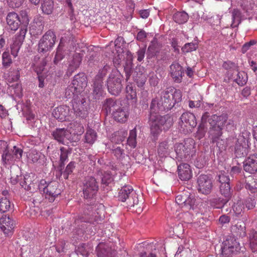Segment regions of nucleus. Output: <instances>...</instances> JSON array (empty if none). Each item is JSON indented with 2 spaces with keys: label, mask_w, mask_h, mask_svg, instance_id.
<instances>
[{
  "label": "nucleus",
  "mask_w": 257,
  "mask_h": 257,
  "mask_svg": "<svg viewBox=\"0 0 257 257\" xmlns=\"http://www.w3.org/2000/svg\"><path fill=\"white\" fill-rule=\"evenodd\" d=\"M182 99V93L179 89L168 88L161 93L159 101L157 99L152 100L150 105V113L149 122L151 134L155 140L163 130H168L173 125V119L168 115H161L159 111L170 110L176 103Z\"/></svg>",
  "instance_id": "f257e3e1"
},
{
  "label": "nucleus",
  "mask_w": 257,
  "mask_h": 257,
  "mask_svg": "<svg viewBox=\"0 0 257 257\" xmlns=\"http://www.w3.org/2000/svg\"><path fill=\"white\" fill-rule=\"evenodd\" d=\"M227 120L226 114H213L210 116L208 113L207 120L210 125L208 133L213 143H218L220 139L223 134L222 130Z\"/></svg>",
  "instance_id": "f03ea898"
},
{
  "label": "nucleus",
  "mask_w": 257,
  "mask_h": 257,
  "mask_svg": "<svg viewBox=\"0 0 257 257\" xmlns=\"http://www.w3.org/2000/svg\"><path fill=\"white\" fill-rule=\"evenodd\" d=\"M118 199L123 202H126L128 207H134L138 205L139 202L138 195L133 187L130 185L124 186L121 188L118 193Z\"/></svg>",
  "instance_id": "7ed1b4c3"
},
{
  "label": "nucleus",
  "mask_w": 257,
  "mask_h": 257,
  "mask_svg": "<svg viewBox=\"0 0 257 257\" xmlns=\"http://www.w3.org/2000/svg\"><path fill=\"white\" fill-rule=\"evenodd\" d=\"M38 187L40 191L43 192L45 194V197L48 198L51 202L61 194L60 189H58V183L56 181L47 183L46 180L42 179L40 180Z\"/></svg>",
  "instance_id": "20e7f679"
},
{
  "label": "nucleus",
  "mask_w": 257,
  "mask_h": 257,
  "mask_svg": "<svg viewBox=\"0 0 257 257\" xmlns=\"http://www.w3.org/2000/svg\"><path fill=\"white\" fill-rule=\"evenodd\" d=\"M195 145V141L190 138L185 140L184 143L176 144L175 150L178 159L182 160L186 158L191 153L194 152Z\"/></svg>",
  "instance_id": "39448f33"
},
{
  "label": "nucleus",
  "mask_w": 257,
  "mask_h": 257,
  "mask_svg": "<svg viewBox=\"0 0 257 257\" xmlns=\"http://www.w3.org/2000/svg\"><path fill=\"white\" fill-rule=\"evenodd\" d=\"M56 34L52 30L46 32L40 39L38 44V51L39 53H46L50 51L56 43Z\"/></svg>",
  "instance_id": "423d86ee"
},
{
  "label": "nucleus",
  "mask_w": 257,
  "mask_h": 257,
  "mask_svg": "<svg viewBox=\"0 0 257 257\" xmlns=\"http://www.w3.org/2000/svg\"><path fill=\"white\" fill-rule=\"evenodd\" d=\"M108 91L112 94L117 96L122 89L121 79L117 72H112L107 80Z\"/></svg>",
  "instance_id": "0eeeda50"
},
{
  "label": "nucleus",
  "mask_w": 257,
  "mask_h": 257,
  "mask_svg": "<svg viewBox=\"0 0 257 257\" xmlns=\"http://www.w3.org/2000/svg\"><path fill=\"white\" fill-rule=\"evenodd\" d=\"M73 114L74 119L79 118L84 119L87 117L88 112L86 106V99L82 96L72 101Z\"/></svg>",
  "instance_id": "6e6552de"
},
{
  "label": "nucleus",
  "mask_w": 257,
  "mask_h": 257,
  "mask_svg": "<svg viewBox=\"0 0 257 257\" xmlns=\"http://www.w3.org/2000/svg\"><path fill=\"white\" fill-rule=\"evenodd\" d=\"M239 243L232 236H228L222 242V254L225 257H229L231 254L239 250Z\"/></svg>",
  "instance_id": "1a4fd4ad"
},
{
  "label": "nucleus",
  "mask_w": 257,
  "mask_h": 257,
  "mask_svg": "<svg viewBox=\"0 0 257 257\" xmlns=\"http://www.w3.org/2000/svg\"><path fill=\"white\" fill-rule=\"evenodd\" d=\"M213 187L211 179L207 175L201 174L197 179V188L199 193L208 195Z\"/></svg>",
  "instance_id": "9d476101"
},
{
  "label": "nucleus",
  "mask_w": 257,
  "mask_h": 257,
  "mask_svg": "<svg viewBox=\"0 0 257 257\" xmlns=\"http://www.w3.org/2000/svg\"><path fill=\"white\" fill-rule=\"evenodd\" d=\"M98 186L94 177H89L85 179L83 186L84 197L85 198H93L97 194Z\"/></svg>",
  "instance_id": "9b49d317"
},
{
  "label": "nucleus",
  "mask_w": 257,
  "mask_h": 257,
  "mask_svg": "<svg viewBox=\"0 0 257 257\" xmlns=\"http://www.w3.org/2000/svg\"><path fill=\"white\" fill-rule=\"evenodd\" d=\"M53 114L56 119L61 121L74 119L73 111L67 105H60L54 109Z\"/></svg>",
  "instance_id": "f8f14e48"
},
{
  "label": "nucleus",
  "mask_w": 257,
  "mask_h": 257,
  "mask_svg": "<svg viewBox=\"0 0 257 257\" xmlns=\"http://www.w3.org/2000/svg\"><path fill=\"white\" fill-rule=\"evenodd\" d=\"M1 229L6 236L13 234L15 223L13 219L9 216L4 215L0 218Z\"/></svg>",
  "instance_id": "ddd939ff"
},
{
  "label": "nucleus",
  "mask_w": 257,
  "mask_h": 257,
  "mask_svg": "<svg viewBox=\"0 0 257 257\" xmlns=\"http://www.w3.org/2000/svg\"><path fill=\"white\" fill-rule=\"evenodd\" d=\"M180 125L182 128H194L197 125V120L195 115L191 112H184L180 116Z\"/></svg>",
  "instance_id": "4468645a"
},
{
  "label": "nucleus",
  "mask_w": 257,
  "mask_h": 257,
  "mask_svg": "<svg viewBox=\"0 0 257 257\" xmlns=\"http://www.w3.org/2000/svg\"><path fill=\"white\" fill-rule=\"evenodd\" d=\"M244 170L250 174L257 171V154L250 155L243 163Z\"/></svg>",
  "instance_id": "2eb2a0df"
},
{
  "label": "nucleus",
  "mask_w": 257,
  "mask_h": 257,
  "mask_svg": "<svg viewBox=\"0 0 257 257\" xmlns=\"http://www.w3.org/2000/svg\"><path fill=\"white\" fill-rule=\"evenodd\" d=\"M170 72L174 82L180 83L182 81L184 70L183 67L177 62H174L170 66Z\"/></svg>",
  "instance_id": "dca6fc26"
},
{
  "label": "nucleus",
  "mask_w": 257,
  "mask_h": 257,
  "mask_svg": "<svg viewBox=\"0 0 257 257\" xmlns=\"http://www.w3.org/2000/svg\"><path fill=\"white\" fill-rule=\"evenodd\" d=\"M96 253L98 257H113L115 251L107 243L100 242L96 247Z\"/></svg>",
  "instance_id": "f3484780"
},
{
  "label": "nucleus",
  "mask_w": 257,
  "mask_h": 257,
  "mask_svg": "<svg viewBox=\"0 0 257 257\" xmlns=\"http://www.w3.org/2000/svg\"><path fill=\"white\" fill-rule=\"evenodd\" d=\"M6 21L9 28L12 30H17L20 25V18L15 12L9 13L6 17Z\"/></svg>",
  "instance_id": "a211bd4d"
},
{
  "label": "nucleus",
  "mask_w": 257,
  "mask_h": 257,
  "mask_svg": "<svg viewBox=\"0 0 257 257\" xmlns=\"http://www.w3.org/2000/svg\"><path fill=\"white\" fill-rule=\"evenodd\" d=\"M178 174L182 180H188L192 176L190 166L186 163L180 164L178 166Z\"/></svg>",
  "instance_id": "6ab92c4d"
},
{
  "label": "nucleus",
  "mask_w": 257,
  "mask_h": 257,
  "mask_svg": "<svg viewBox=\"0 0 257 257\" xmlns=\"http://www.w3.org/2000/svg\"><path fill=\"white\" fill-rule=\"evenodd\" d=\"M208 118V112H206L203 114L201 117V122L198 126L197 131V137L198 139L200 140L205 136L207 132V119Z\"/></svg>",
  "instance_id": "aec40b11"
},
{
  "label": "nucleus",
  "mask_w": 257,
  "mask_h": 257,
  "mask_svg": "<svg viewBox=\"0 0 257 257\" xmlns=\"http://www.w3.org/2000/svg\"><path fill=\"white\" fill-rule=\"evenodd\" d=\"M69 132L65 128H57L52 133L54 139L62 144H64L65 139H69Z\"/></svg>",
  "instance_id": "412c9836"
},
{
  "label": "nucleus",
  "mask_w": 257,
  "mask_h": 257,
  "mask_svg": "<svg viewBox=\"0 0 257 257\" xmlns=\"http://www.w3.org/2000/svg\"><path fill=\"white\" fill-rule=\"evenodd\" d=\"M82 61V56L79 53H75L71 57L69 61V64L68 68V72L71 75L73 72L79 67Z\"/></svg>",
  "instance_id": "4be33fe9"
},
{
  "label": "nucleus",
  "mask_w": 257,
  "mask_h": 257,
  "mask_svg": "<svg viewBox=\"0 0 257 257\" xmlns=\"http://www.w3.org/2000/svg\"><path fill=\"white\" fill-rule=\"evenodd\" d=\"M113 118L115 121L119 122H125L128 117V112L126 108L119 107L114 112L113 114Z\"/></svg>",
  "instance_id": "5701e85b"
},
{
  "label": "nucleus",
  "mask_w": 257,
  "mask_h": 257,
  "mask_svg": "<svg viewBox=\"0 0 257 257\" xmlns=\"http://www.w3.org/2000/svg\"><path fill=\"white\" fill-rule=\"evenodd\" d=\"M77 88L72 82L65 89V97L70 99L72 98L73 100L78 99L82 96L81 91H78Z\"/></svg>",
  "instance_id": "b1692460"
},
{
  "label": "nucleus",
  "mask_w": 257,
  "mask_h": 257,
  "mask_svg": "<svg viewBox=\"0 0 257 257\" xmlns=\"http://www.w3.org/2000/svg\"><path fill=\"white\" fill-rule=\"evenodd\" d=\"M77 88L78 91L82 92L86 86V78L84 73H78L75 75L72 82Z\"/></svg>",
  "instance_id": "393cba45"
},
{
  "label": "nucleus",
  "mask_w": 257,
  "mask_h": 257,
  "mask_svg": "<svg viewBox=\"0 0 257 257\" xmlns=\"http://www.w3.org/2000/svg\"><path fill=\"white\" fill-rule=\"evenodd\" d=\"M234 73L235 74L232 73L229 76V78L233 79L239 86L245 85L247 80V76L246 73L244 71L238 72V69Z\"/></svg>",
  "instance_id": "a878e982"
},
{
  "label": "nucleus",
  "mask_w": 257,
  "mask_h": 257,
  "mask_svg": "<svg viewBox=\"0 0 257 257\" xmlns=\"http://www.w3.org/2000/svg\"><path fill=\"white\" fill-rule=\"evenodd\" d=\"M119 107V104L117 103V101L112 98L105 100L103 105V107L106 110V113H111L112 115Z\"/></svg>",
  "instance_id": "bb28decb"
},
{
  "label": "nucleus",
  "mask_w": 257,
  "mask_h": 257,
  "mask_svg": "<svg viewBox=\"0 0 257 257\" xmlns=\"http://www.w3.org/2000/svg\"><path fill=\"white\" fill-rule=\"evenodd\" d=\"M70 128L69 134L81 135L84 132V128L82 123L80 122L74 121L70 123L69 125Z\"/></svg>",
  "instance_id": "cd10ccee"
},
{
  "label": "nucleus",
  "mask_w": 257,
  "mask_h": 257,
  "mask_svg": "<svg viewBox=\"0 0 257 257\" xmlns=\"http://www.w3.org/2000/svg\"><path fill=\"white\" fill-rule=\"evenodd\" d=\"M41 9L45 15L52 14L54 9V3L52 0H42Z\"/></svg>",
  "instance_id": "c85d7f7f"
},
{
  "label": "nucleus",
  "mask_w": 257,
  "mask_h": 257,
  "mask_svg": "<svg viewBox=\"0 0 257 257\" xmlns=\"http://www.w3.org/2000/svg\"><path fill=\"white\" fill-rule=\"evenodd\" d=\"M127 135V131L124 130H120L115 132L112 134L111 142L117 144H120L124 140Z\"/></svg>",
  "instance_id": "c756f323"
},
{
  "label": "nucleus",
  "mask_w": 257,
  "mask_h": 257,
  "mask_svg": "<svg viewBox=\"0 0 257 257\" xmlns=\"http://www.w3.org/2000/svg\"><path fill=\"white\" fill-rule=\"evenodd\" d=\"M231 230L239 236L244 237L246 235L245 226L242 221H238L232 227Z\"/></svg>",
  "instance_id": "7c9ffc66"
},
{
  "label": "nucleus",
  "mask_w": 257,
  "mask_h": 257,
  "mask_svg": "<svg viewBox=\"0 0 257 257\" xmlns=\"http://www.w3.org/2000/svg\"><path fill=\"white\" fill-rule=\"evenodd\" d=\"M188 14L185 12H178L173 16L174 21L179 24H183L188 21Z\"/></svg>",
  "instance_id": "2f4dec72"
},
{
  "label": "nucleus",
  "mask_w": 257,
  "mask_h": 257,
  "mask_svg": "<svg viewBox=\"0 0 257 257\" xmlns=\"http://www.w3.org/2000/svg\"><path fill=\"white\" fill-rule=\"evenodd\" d=\"M170 150L167 141H164L159 144L158 146L157 152L159 156L163 157L167 156L169 153Z\"/></svg>",
  "instance_id": "473e14b6"
},
{
  "label": "nucleus",
  "mask_w": 257,
  "mask_h": 257,
  "mask_svg": "<svg viewBox=\"0 0 257 257\" xmlns=\"http://www.w3.org/2000/svg\"><path fill=\"white\" fill-rule=\"evenodd\" d=\"M104 214H98V213H97V215H95V214L94 216H93V217H89L87 218H84V217H82L80 218L79 219H78L75 221H77V222H78L79 221H81V222H82V221L89 222L90 223H94L95 222L98 223V222L104 219Z\"/></svg>",
  "instance_id": "72a5a7b5"
},
{
  "label": "nucleus",
  "mask_w": 257,
  "mask_h": 257,
  "mask_svg": "<svg viewBox=\"0 0 257 257\" xmlns=\"http://www.w3.org/2000/svg\"><path fill=\"white\" fill-rule=\"evenodd\" d=\"M137 137V132L135 128L130 132L129 136L127 140V144L132 148H135L137 145L136 137Z\"/></svg>",
  "instance_id": "f704fd0d"
},
{
  "label": "nucleus",
  "mask_w": 257,
  "mask_h": 257,
  "mask_svg": "<svg viewBox=\"0 0 257 257\" xmlns=\"http://www.w3.org/2000/svg\"><path fill=\"white\" fill-rule=\"evenodd\" d=\"M15 161L14 156L9 152L7 150H5L2 155V164L6 166L10 165Z\"/></svg>",
  "instance_id": "c9c22d12"
},
{
  "label": "nucleus",
  "mask_w": 257,
  "mask_h": 257,
  "mask_svg": "<svg viewBox=\"0 0 257 257\" xmlns=\"http://www.w3.org/2000/svg\"><path fill=\"white\" fill-rule=\"evenodd\" d=\"M160 45L158 43L157 39L153 38L151 44L148 48V51L151 53L152 56H155L159 52Z\"/></svg>",
  "instance_id": "e433bc0d"
},
{
  "label": "nucleus",
  "mask_w": 257,
  "mask_h": 257,
  "mask_svg": "<svg viewBox=\"0 0 257 257\" xmlns=\"http://www.w3.org/2000/svg\"><path fill=\"white\" fill-rule=\"evenodd\" d=\"M11 206V203L7 198L3 197L0 199V212L2 213L8 211Z\"/></svg>",
  "instance_id": "4c0bfd02"
},
{
  "label": "nucleus",
  "mask_w": 257,
  "mask_h": 257,
  "mask_svg": "<svg viewBox=\"0 0 257 257\" xmlns=\"http://www.w3.org/2000/svg\"><path fill=\"white\" fill-rule=\"evenodd\" d=\"M97 139V133L92 129H88L85 133V142L92 144Z\"/></svg>",
  "instance_id": "58836bf2"
},
{
  "label": "nucleus",
  "mask_w": 257,
  "mask_h": 257,
  "mask_svg": "<svg viewBox=\"0 0 257 257\" xmlns=\"http://www.w3.org/2000/svg\"><path fill=\"white\" fill-rule=\"evenodd\" d=\"M235 154L237 157H241L247 154V148L240 144L238 140L235 146Z\"/></svg>",
  "instance_id": "ea45409f"
},
{
  "label": "nucleus",
  "mask_w": 257,
  "mask_h": 257,
  "mask_svg": "<svg viewBox=\"0 0 257 257\" xmlns=\"http://www.w3.org/2000/svg\"><path fill=\"white\" fill-rule=\"evenodd\" d=\"M3 65L4 68H8L13 63L12 59L8 51H4L2 55Z\"/></svg>",
  "instance_id": "a19ab883"
},
{
  "label": "nucleus",
  "mask_w": 257,
  "mask_h": 257,
  "mask_svg": "<svg viewBox=\"0 0 257 257\" xmlns=\"http://www.w3.org/2000/svg\"><path fill=\"white\" fill-rule=\"evenodd\" d=\"M246 188L249 189L252 193L255 192L257 190L256 180L252 177L248 178L246 184Z\"/></svg>",
  "instance_id": "79ce46f5"
},
{
  "label": "nucleus",
  "mask_w": 257,
  "mask_h": 257,
  "mask_svg": "<svg viewBox=\"0 0 257 257\" xmlns=\"http://www.w3.org/2000/svg\"><path fill=\"white\" fill-rule=\"evenodd\" d=\"M233 210L236 215H240L244 209V204L241 200H238L232 207Z\"/></svg>",
  "instance_id": "37998d69"
},
{
  "label": "nucleus",
  "mask_w": 257,
  "mask_h": 257,
  "mask_svg": "<svg viewBox=\"0 0 257 257\" xmlns=\"http://www.w3.org/2000/svg\"><path fill=\"white\" fill-rule=\"evenodd\" d=\"M222 67L227 70L228 73L230 71H233L234 72L238 69L237 64L229 60L224 61L222 65Z\"/></svg>",
  "instance_id": "c03bdc74"
},
{
  "label": "nucleus",
  "mask_w": 257,
  "mask_h": 257,
  "mask_svg": "<svg viewBox=\"0 0 257 257\" xmlns=\"http://www.w3.org/2000/svg\"><path fill=\"white\" fill-rule=\"evenodd\" d=\"M60 166L62 167L64 166L65 161L68 159V151L66 148L62 147L60 148Z\"/></svg>",
  "instance_id": "a18cd8bd"
},
{
  "label": "nucleus",
  "mask_w": 257,
  "mask_h": 257,
  "mask_svg": "<svg viewBox=\"0 0 257 257\" xmlns=\"http://www.w3.org/2000/svg\"><path fill=\"white\" fill-rule=\"evenodd\" d=\"M147 79V75L146 73L137 74L135 78V81L138 87H143L145 84Z\"/></svg>",
  "instance_id": "49530a36"
},
{
  "label": "nucleus",
  "mask_w": 257,
  "mask_h": 257,
  "mask_svg": "<svg viewBox=\"0 0 257 257\" xmlns=\"http://www.w3.org/2000/svg\"><path fill=\"white\" fill-rule=\"evenodd\" d=\"M22 43L17 40H14V43L11 46V54L15 58L17 56L20 47Z\"/></svg>",
  "instance_id": "de8ad7c7"
},
{
  "label": "nucleus",
  "mask_w": 257,
  "mask_h": 257,
  "mask_svg": "<svg viewBox=\"0 0 257 257\" xmlns=\"http://www.w3.org/2000/svg\"><path fill=\"white\" fill-rule=\"evenodd\" d=\"M195 199L193 196L187 195L186 199H185V201L183 205V208H185L186 209H190L191 208H193L195 204Z\"/></svg>",
  "instance_id": "09e8293b"
},
{
  "label": "nucleus",
  "mask_w": 257,
  "mask_h": 257,
  "mask_svg": "<svg viewBox=\"0 0 257 257\" xmlns=\"http://www.w3.org/2000/svg\"><path fill=\"white\" fill-rule=\"evenodd\" d=\"M126 98L127 99H133L136 97V91L133 88L132 84H127L125 87Z\"/></svg>",
  "instance_id": "8fccbe9b"
},
{
  "label": "nucleus",
  "mask_w": 257,
  "mask_h": 257,
  "mask_svg": "<svg viewBox=\"0 0 257 257\" xmlns=\"http://www.w3.org/2000/svg\"><path fill=\"white\" fill-rule=\"evenodd\" d=\"M98 80L97 82H94L93 93L95 95V99L98 98L102 92V80Z\"/></svg>",
  "instance_id": "3c124183"
},
{
  "label": "nucleus",
  "mask_w": 257,
  "mask_h": 257,
  "mask_svg": "<svg viewBox=\"0 0 257 257\" xmlns=\"http://www.w3.org/2000/svg\"><path fill=\"white\" fill-rule=\"evenodd\" d=\"M198 47V44L197 43H190L186 44L182 47V50L184 53H190V52L196 50Z\"/></svg>",
  "instance_id": "603ef678"
},
{
  "label": "nucleus",
  "mask_w": 257,
  "mask_h": 257,
  "mask_svg": "<svg viewBox=\"0 0 257 257\" xmlns=\"http://www.w3.org/2000/svg\"><path fill=\"white\" fill-rule=\"evenodd\" d=\"M230 185L229 183L223 184L220 185V192L225 197H228L230 195Z\"/></svg>",
  "instance_id": "864d4df0"
},
{
  "label": "nucleus",
  "mask_w": 257,
  "mask_h": 257,
  "mask_svg": "<svg viewBox=\"0 0 257 257\" xmlns=\"http://www.w3.org/2000/svg\"><path fill=\"white\" fill-rule=\"evenodd\" d=\"M110 69V68L109 65H105L101 70H99L98 74L95 77V80H102V78L105 76Z\"/></svg>",
  "instance_id": "5fc2aeb1"
},
{
  "label": "nucleus",
  "mask_w": 257,
  "mask_h": 257,
  "mask_svg": "<svg viewBox=\"0 0 257 257\" xmlns=\"http://www.w3.org/2000/svg\"><path fill=\"white\" fill-rule=\"evenodd\" d=\"M206 164V160L205 156H200L196 159L195 165L198 168H202Z\"/></svg>",
  "instance_id": "6e6d98bb"
},
{
  "label": "nucleus",
  "mask_w": 257,
  "mask_h": 257,
  "mask_svg": "<svg viewBox=\"0 0 257 257\" xmlns=\"http://www.w3.org/2000/svg\"><path fill=\"white\" fill-rule=\"evenodd\" d=\"M75 168V163L74 162L69 163L66 167L65 171L64 172L63 175L65 179H67L69 174L73 172V169Z\"/></svg>",
  "instance_id": "4d7b16f0"
},
{
  "label": "nucleus",
  "mask_w": 257,
  "mask_h": 257,
  "mask_svg": "<svg viewBox=\"0 0 257 257\" xmlns=\"http://www.w3.org/2000/svg\"><path fill=\"white\" fill-rule=\"evenodd\" d=\"M8 4L10 7L19 8L24 2V0H7Z\"/></svg>",
  "instance_id": "13d9d810"
},
{
  "label": "nucleus",
  "mask_w": 257,
  "mask_h": 257,
  "mask_svg": "<svg viewBox=\"0 0 257 257\" xmlns=\"http://www.w3.org/2000/svg\"><path fill=\"white\" fill-rule=\"evenodd\" d=\"M27 33V29L26 27H22L21 28L19 35L15 38L16 40L20 41L21 43H23V40L26 37V34Z\"/></svg>",
  "instance_id": "bf43d9fd"
},
{
  "label": "nucleus",
  "mask_w": 257,
  "mask_h": 257,
  "mask_svg": "<svg viewBox=\"0 0 257 257\" xmlns=\"http://www.w3.org/2000/svg\"><path fill=\"white\" fill-rule=\"evenodd\" d=\"M23 151L22 150L19 149V148L17 147L16 146L14 147V151H13V155L14 156V160L16 161V159H18L19 160L22 157L23 155Z\"/></svg>",
  "instance_id": "052dcab7"
},
{
  "label": "nucleus",
  "mask_w": 257,
  "mask_h": 257,
  "mask_svg": "<svg viewBox=\"0 0 257 257\" xmlns=\"http://www.w3.org/2000/svg\"><path fill=\"white\" fill-rule=\"evenodd\" d=\"M245 204L248 209H251L255 206L256 201L254 198H248L245 201Z\"/></svg>",
  "instance_id": "680f3d73"
},
{
  "label": "nucleus",
  "mask_w": 257,
  "mask_h": 257,
  "mask_svg": "<svg viewBox=\"0 0 257 257\" xmlns=\"http://www.w3.org/2000/svg\"><path fill=\"white\" fill-rule=\"evenodd\" d=\"M46 64V61L45 59H43L41 62V65L39 66L38 65H35L34 66V70L37 72V75H39L44 69V67Z\"/></svg>",
  "instance_id": "e2e57ef3"
},
{
  "label": "nucleus",
  "mask_w": 257,
  "mask_h": 257,
  "mask_svg": "<svg viewBox=\"0 0 257 257\" xmlns=\"http://www.w3.org/2000/svg\"><path fill=\"white\" fill-rule=\"evenodd\" d=\"M186 194L184 195H178L176 198V203L181 206L182 208H183V205L184 204V202L185 201V199H186Z\"/></svg>",
  "instance_id": "0e129e2a"
},
{
  "label": "nucleus",
  "mask_w": 257,
  "mask_h": 257,
  "mask_svg": "<svg viewBox=\"0 0 257 257\" xmlns=\"http://www.w3.org/2000/svg\"><path fill=\"white\" fill-rule=\"evenodd\" d=\"M24 180V182L23 184L22 185L23 187H25V188L26 186L29 187L32 184V177L30 174L25 175Z\"/></svg>",
  "instance_id": "69168bd1"
},
{
  "label": "nucleus",
  "mask_w": 257,
  "mask_h": 257,
  "mask_svg": "<svg viewBox=\"0 0 257 257\" xmlns=\"http://www.w3.org/2000/svg\"><path fill=\"white\" fill-rule=\"evenodd\" d=\"M146 48H140L137 51V60L139 61H141L144 59L146 54Z\"/></svg>",
  "instance_id": "338daca9"
},
{
  "label": "nucleus",
  "mask_w": 257,
  "mask_h": 257,
  "mask_svg": "<svg viewBox=\"0 0 257 257\" xmlns=\"http://www.w3.org/2000/svg\"><path fill=\"white\" fill-rule=\"evenodd\" d=\"M218 181L220 183V185L223 184L229 183V178L228 176L224 175V174L221 173L218 176Z\"/></svg>",
  "instance_id": "774afa93"
}]
</instances>
